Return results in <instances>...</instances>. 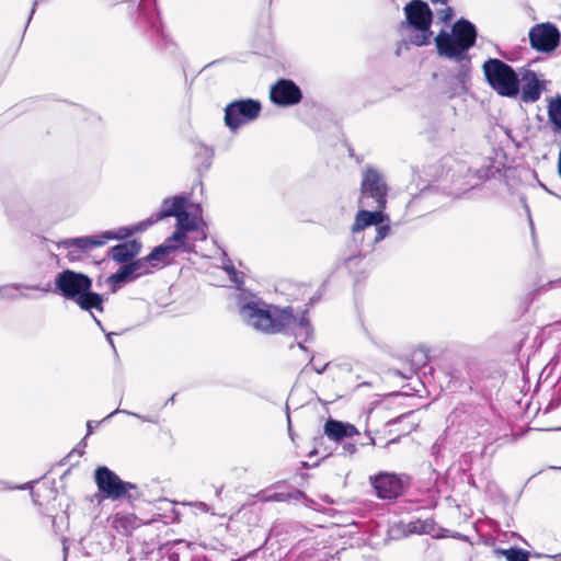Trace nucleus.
<instances>
[{"instance_id":"10","label":"nucleus","mask_w":561,"mask_h":561,"mask_svg":"<svg viewBox=\"0 0 561 561\" xmlns=\"http://www.w3.org/2000/svg\"><path fill=\"white\" fill-rule=\"evenodd\" d=\"M190 238L181 237L180 232H173L162 244L154 248L153 251L146 256V262L149 263L150 267H157L160 264L167 262L168 257L179 249L190 251L193 243Z\"/></svg>"},{"instance_id":"24","label":"nucleus","mask_w":561,"mask_h":561,"mask_svg":"<svg viewBox=\"0 0 561 561\" xmlns=\"http://www.w3.org/2000/svg\"><path fill=\"white\" fill-rule=\"evenodd\" d=\"M497 554H502L507 561H528V552L522 549H500Z\"/></svg>"},{"instance_id":"21","label":"nucleus","mask_w":561,"mask_h":561,"mask_svg":"<svg viewBox=\"0 0 561 561\" xmlns=\"http://www.w3.org/2000/svg\"><path fill=\"white\" fill-rule=\"evenodd\" d=\"M24 289H39V287L38 286H27V285H16V284L5 285L0 288V297L7 298V299H15L19 297H24L25 296L23 294Z\"/></svg>"},{"instance_id":"20","label":"nucleus","mask_w":561,"mask_h":561,"mask_svg":"<svg viewBox=\"0 0 561 561\" xmlns=\"http://www.w3.org/2000/svg\"><path fill=\"white\" fill-rule=\"evenodd\" d=\"M130 270H131L130 267H126L125 265H123V266L118 270V272H116L115 274L111 275V276L106 279V282H107V284L110 285L111 290H112L113 293H115V291L118 289V287H119V285H121L122 283H126V282H130V280H133V277H131V275H130Z\"/></svg>"},{"instance_id":"2","label":"nucleus","mask_w":561,"mask_h":561,"mask_svg":"<svg viewBox=\"0 0 561 561\" xmlns=\"http://www.w3.org/2000/svg\"><path fill=\"white\" fill-rule=\"evenodd\" d=\"M170 216L176 217V226L174 232H180L181 237L190 238L192 241L206 239V224L202 218L199 207L194 206L193 209L188 211L187 201L182 196H174L164 199L161 205V209L156 217H151L145 221L127 228L131 230V233L140 232L146 230L154 222Z\"/></svg>"},{"instance_id":"27","label":"nucleus","mask_w":561,"mask_h":561,"mask_svg":"<svg viewBox=\"0 0 561 561\" xmlns=\"http://www.w3.org/2000/svg\"><path fill=\"white\" fill-rule=\"evenodd\" d=\"M437 15L439 20H442L444 23H447L453 18V10L445 5L442 10L437 11Z\"/></svg>"},{"instance_id":"5","label":"nucleus","mask_w":561,"mask_h":561,"mask_svg":"<svg viewBox=\"0 0 561 561\" xmlns=\"http://www.w3.org/2000/svg\"><path fill=\"white\" fill-rule=\"evenodd\" d=\"M476 37L474 26L466 20H460L455 23L450 33H439L435 43L440 55L462 59L467 50L473 46Z\"/></svg>"},{"instance_id":"1","label":"nucleus","mask_w":561,"mask_h":561,"mask_svg":"<svg viewBox=\"0 0 561 561\" xmlns=\"http://www.w3.org/2000/svg\"><path fill=\"white\" fill-rule=\"evenodd\" d=\"M242 320L256 331L278 333L290 331L296 339L306 342L311 335V327L306 313L294 314L291 307L280 308L259 299H252L240 308Z\"/></svg>"},{"instance_id":"36","label":"nucleus","mask_w":561,"mask_h":561,"mask_svg":"<svg viewBox=\"0 0 561 561\" xmlns=\"http://www.w3.org/2000/svg\"><path fill=\"white\" fill-rule=\"evenodd\" d=\"M198 508L202 511H208L207 505L205 503H198Z\"/></svg>"},{"instance_id":"28","label":"nucleus","mask_w":561,"mask_h":561,"mask_svg":"<svg viewBox=\"0 0 561 561\" xmlns=\"http://www.w3.org/2000/svg\"><path fill=\"white\" fill-rule=\"evenodd\" d=\"M389 226H379L376 231L375 242H379L386 238V236L389 233Z\"/></svg>"},{"instance_id":"15","label":"nucleus","mask_w":561,"mask_h":561,"mask_svg":"<svg viewBox=\"0 0 561 561\" xmlns=\"http://www.w3.org/2000/svg\"><path fill=\"white\" fill-rule=\"evenodd\" d=\"M505 164V156L502 150L493 149L491 153L481 159L476 168L474 175L479 180H488L499 173Z\"/></svg>"},{"instance_id":"33","label":"nucleus","mask_w":561,"mask_h":561,"mask_svg":"<svg viewBox=\"0 0 561 561\" xmlns=\"http://www.w3.org/2000/svg\"><path fill=\"white\" fill-rule=\"evenodd\" d=\"M266 500L280 501V500H283V495L282 494H274V495L267 497Z\"/></svg>"},{"instance_id":"4","label":"nucleus","mask_w":561,"mask_h":561,"mask_svg":"<svg viewBox=\"0 0 561 561\" xmlns=\"http://www.w3.org/2000/svg\"><path fill=\"white\" fill-rule=\"evenodd\" d=\"M130 234V229L122 227L117 230L103 231L100 234L65 239L58 242L57 248L65 253L70 262H78L93 249L103 247L111 240L124 239Z\"/></svg>"},{"instance_id":"29","label":"nucleus","mask_w":561,"mask_h":561,"mask_svg":"<svg viewBox=\"0 0 561 561\" xmlns=\"http://www.w3.org/2000/svg\"><path fill=\"white\" fill-rule=\"evenodd\" d=\"M343 450L348 455H354L357 451V447L354 443H345L343 444Z\"/></svg>"},{"instance_id":"14","label":"nucleus","mask_w":561,"mask_h":561,"mask_svg":"<svg viewBox=\"0 0 561 561\" xmlns=\"http://www.w3.org/2000/svg\"><path fill=\"white\" fill-rule=\"evenodd\" d=\"M271 100L277 105L289 106L301 100V91L290 80H279L271 88Z\"/></svg>"},{"instance_id":"37","label":"nucleus","mask_w":561,"mask_h":561,"mask_svg":"<svg viewBox=\"0 0 561 561\" xmlns=\"http://www.w3.org/2000/svg\"><path fill=\"white\" fill-rule=\"evenodd\" d=\"M432 2L434 3H442V4H446V0H431Z\"/></svg>"},{"instance_id":"16","label":"nucleus","mask_w":561,"mask_h":561,"mask_svg":"<svg viewBox=\"0 0 561 561\" xmlns=\"http://www.w3.org/2000/svg\"><path fill=\"white\" fill-rule=\"evenodd\" d=\"M545 89V82L533 71H526L519 79V91L524 102L537 101Z\"/></svg>"},{"instance_id":"34","label":"nucleus","mask_w":561,"mask_h":561,"mask_svg":"<svg viewBox=\"0 0 561 561\" xmlns=\"http://www.w3.org/2000/svg\"><path fill=\"white\" fill-rule=\"evenodd\" d=\"M366 434L369 436V445H371V446L376 445L375 438L369 435L368 431H366Z\"/></svg>"},{"instance_id":"32","label":"nucleus","mask_w":561,"mask_h":561,"mask_svg":"<svg viewBox=\"0 0 561 561\" xmlns=\"http://www.w3.org/2000/svg\"><path fill=\"white\" fill-rule=\"evenodd\" d=\"M419 354L422 356V358H421V360H420V364H424V363H425V359H426V354H425V352H424L423 350H419L417 352H415L414 356H416V355H419Z\"/></svg>"},{"instance_id":"9","label":"nucleus","mask_w":561,"mask_h":561,"mask_svg":"<svg viewBox=\"0 0 561 561\" xmlns=\"http://www.w3.org/2000/svg\"><path fill=\"white\" fill-rule=\"evenodd\" d=\"M261 112V104L254 100H238L229 103L225 108V124L236 131L241 126L254 121Z\"/></svg>"},{"instance_id":"31","label":"nucleus","mask_w":561,"mask_h":561,"mask_svg":"<svg viewBox=\"0 0 561 561\" xmlns=\"http://www.w3.org/2000/svg\"><path fill=\"white\" fill-rule=\"evenodd\" d=\"M470 61L469 59L466 60V62L462 65V82H465V79L468 77L469 70H470Z\"/></svg>"},{"instance_id":"18","label":"nucleus","mask_w":561,"mask_h":561,"mask_svg":"<svg viewBox=\"0 0 561 561\" xmlns=\"http://www.w3.org/2000/svg\"><path fill=\"white\" fill-rule=\"evenodd\" d=\"M324 434L329 439L339 443L344 438L358 435L359 432L353 424L329 420L324 424Z\"/></svg>"},{"instance_id":"22","label":"nucleus","mask_w":561,"mask_h":561,"mask_svg":"<svg viewBox=\"0 0 561 561\" xmlns=\"http://www.w3.org/2000/svg\"><path fill=\"white\" fill-rule=\"evenodd\" d=\"M548 114L550 121L561 129V96H558L549 102Z\"/></svg>"},{"instance_id":"39","label":"nucleus","mask_w":561,"mask_h":561,"mask_svg":"<svg viewBox=\"0 0 561 561\" xmlns=\"http://www.w3.org/2000/svg\"><path fill=\"white\" fill-rule=\"evenodd\" d=\"M107 339H108L110 343L113 344L111 334L107 335Z\"/></svg>"},{"instance_id":"38","label":"nucleus","mask_w":561,"mask_h":561,"mask_svg":"<svg viewBox=\"0 0 561 561\" xmlns=\"http://www.w3.org/2000/svg\"><path fill=\"white\" fill-rule=\"evenodd\" d=\"M553 559H554L556 561H561V554H557V556H554V557H553Z\"/></svg>"},{"instance_id":"7","label":"nucleus","mask_w":561,"mask_h":561,"mask_svg":"<svg viewBox=\"0 0 561 561\" xmlns=\"http://www.w3.org/2000/svg\"><path fill=\"white\" fill-rule=\"evenodd\" d=\"M408 25L411 30L410 42L422 46L431 42L433 33L430 30L432 11L422 0H413L404 8Z\"/></svg>"},{"instance_id":"13","label":"nucleus","mask_w":561,"mask_h":561,"mask_svg":"<svg viewBox=\"0 0 561 561\" xmlns=\"http://www.w3.org/2000/svg\"><path fill=\"white\" fill-rule=\"evenodd\" d=\"M95 481L100 492L106 497L118 499L127 492V484L106 467L96 470Z\"/></svg>"},{"instance_id":"17","label":"nucleus","mask_w":561,"mask_h":561,"mask_svg":"<svg viewBox=\"0 0 561 561\" xmlns=\"http://www.w3.org/2000/svg\"><path fill=\"white\" fill-rule=\"evenodd\" d=\"M359 208L360 209L356 214L354 224L351 229L353 234L360 232L367 227L378 226L386 219V216L380 208H376L374 211H368L365 209V207Z\"/></svg>"},{"instance_id":"23","label":"nucleus","mask_w":561,"mask_h":561,"mask_svg":"<svg viewBox=\"0 0 561 561\" xmlns=\"http://www.w3.org/2000/svg\"><path fill=\"white\" fill-rule=\"evenodd\" d=\"M409 531L417 534H431L435 536L434 522L432 519L413 522L409 524Z\"/></svg>"},{"instance_id":"19","label":"nucleus","mask_w":561,"mask_h":561,"mask_svg":"<svg viewBox=\"0 0 561 561\" xmlns=\"http://www.w3.org/2000/svg\"><path fill=\"white\" fill-rule=\"evenodd\" d=\"M140 248V243L136 240L124 242L112 248V257L118 263L127 262L139 253Z\"/></svg>"},{"instance_id":"11","label":"nucleus","mask_w":561,"mask_h":561,"mask_svg":"<svg viewBox=\"0 0 561 561\" xmlns=\"http://www.w3.org/2000/svg\"><path fill=\"white\" fill-rule=\"evenodd\" d=\"M370 482L377 493V496L383 500L398 497L402 494L404 489V481L402 478L390 472H380L375 477H371Z\"/></svg>"},{"instance_id":"3","label":"nucleus","mask_w":561,"mask_h":561,"mask_svg":"<svg viewBox=\"0 0 561 561\" xmlns=\"http://www.w3.org/2000/svg\"><path fill=\"white\" fill-rule=\"evenodd\" d=\"M56 289L66 299L73 300L81 309L103 310V298L91 291L92 280L89 276L71 270H65L55 278Z\"/></svg>"},{"instance_id":"35","label":"nucleus","mask_w":561,"mask_h":561,"mask_svg":"<svg viewBox=\"0 0 561 561\" xmlns=\"http://www.w3.org/2000/svg\"><path fill=\"white\" fill-rule=\"evenodd\" d=\"M558 170H559V174L561 176V150H560L559 160H558Z\"/></svg>"},{"instance_id":"6","label":"nucleus","mask_w":561,"mask_h":561,"mask_svg":"<svg viewBox=\"0 0 561 561\" xmlns=\"http://www.w3.org/2000/svg\"><path fill=\"white\" fill-rule=\"evenodd\" d=\"M489 85L501 96L516 98L519 93V78L511 66L500 59L491 58L483 66Z\"/></svg>"},{"instance_id":"26","label":"nucleus","mask_w":561,"mask_h":561,"mask_svg":"<svg viewBox=\"0 0 561 561\" xmlns=\"http://www.w3.org/2000/svg\"><path fill=\"white\" fill-rule=\"evenodd\" d=\"M224 270L227 272L228 276L230 277V280L234 283L236 285H240L242 280L239 277L238 272L234 270L231 265H226Z\"/></svg>"},{"instance_id":"25","label":"nucleus","mask_w":561,"mask_h":561,"mask_svg":"<svg viewBox=\"0 0 561 561\" xmlns=\"http://www.w3.org/2000/svg\"><path fill=\"white\" fill-rule=\"evenodd\" d=\"M149 263L146 262V259L145 260H138V261H135L128 265H125L126 267H130V275L133 277V279L141 276V275H145V274H148L151 272V268L148 267Z\"/></svg>"},{"instance_id":"30","label":"nucleus","mask_w":561,"mask_h":561,"mask_svg":"<svg viewBox=\"0 0 561 561\" xmlns=\"http://www.w3.org/2000/svg\"><path fill=\"white\" fill-rule=\"evenodd\" d=\"M127 522V518L123 517V516H119V515H116L113 519V524L115 526V528L119 529L121 527H124V523Z\"/></svg>"},{"instance_id":"8","label":"nucleus","mask_w":561,"mask_h":561,"mask_svg":"<svg viewBox=\"0 0 561 561\" xmlns=\"http://www.w3.org/2000/svg\"><path fill=\"white\" fill-rule=\"evenodd\" d=\"M360 191L359 207H374L368 203L369 198L375 201L376 208L383 209L386 207L388 187L383 176L376 169L367 168L364 171Z\"/></svg>"},{"instance_id":"12","label":"nucleus","mask_w":561,"mask_h":561,"mask_svg":"<svg viewBox=\"0 0 561 561\" xmlns=\"http://www.w3.org/2000/svg\"><path fill=\"white\" fill-rule=\"evenodd\" d=\"M529 39L531 46L537 50L551 51L559 44L560 33L550 23L537 24L530 30Z\"/></svg>"},{"instance_id":"40","label":"nucleus","mask_w":561,"mask_h":561,"mask_svg":"<svg viewBox=\"0 0 561 561\" xmlns=\"http://www.w3.org/2000/svg\"><path fill=\"white\" fill-rule=\"evenodd\" d=\"M89 431L92 430L91 422H88Z\"/></svg>"}]
</instances>
